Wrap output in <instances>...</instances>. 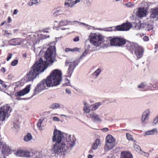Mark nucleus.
Segmentation results:
<instances>
[{
    "label": "nucleus",
    "mask_w": 158,
    "mask_h": 158,
    "mask_svg": "<svg viewBox=\"0 0 158 158\" xmlns=\"http://www.w3.org/2000/svg\"><path fill=\"white\" fill-rule=\"evenodd\" d=\"M83 110L85 113H89L90 111L89 107L88 106H85L83 108Z\"/></svg>",
    "instance_id": "2f4dec72"
},
{
    "label": "nucleus",
    "mask_w": 158,
    "mask_h": 158,
    "mask_svg": "<svg viewBox=\"0 0 158 158\" xmlns=\"http://www.w3.org/2000/svg\"><path fill=\"white\" fill-rule=\"evenodd\" d=\"M74 69L73 66H69L68 70V77H70Z\"/></svg>",
    "instance_id": "bb28decb"
},
{
    "label": "nucleus",
    "mask_w": 158,
    "mask_h": 158,
    "mask_svg": "<svg viewBox=\"0 0 158 158\" xmlns=\"http://www.w3.org/2000/svg\"><path fill=\"white\" fill-rule=\"evenodd\" d=\"M86 102H85L84 103V105L85 106H86Z\"/></svg>",
    "instance_id": "052dcab7"
},
{
    "label": "nucleus",
    "mask_w": 158,
    "mask_h": 158,
    "mask_svg": "<svg viewBox=\"0 0 158 158\" xmlns=\"http://www.w3.org/2000/svg\"><path fill=\"white\" fill-rule=\"evenodd\" d=\"M146 25L148 31L152 30L153 29V22L152 21H148L146 24Z\"/></svg>",
    "instance_id": "6ab92c4d"
},
{
    "label": "nucleus",
    "mask_w": 158,
    "mask_h": 158,
    "mask_svg": "<svg viewBox=\"0 0 158 158\" xmlns=\"http://www.w3.org/2000/svg\"><path fill=\"white\" fill-rule=\"evenodd\" d=\"M66 91L69 94H70L71 93V91L69 89H66Z\"/></svg>",
    "instance_id": "864d4df0"
},
{
    "label": "nucleus",
    "mask_w": 158,
    "mask_h": 158,
    "mask_svg": "<svg viewBox=\"0 0 158 158\" xmlns=\"http://www.w3.org/2000/svg\"><path fill=\"white\" fill-rule=\"evenodd\" d=\"M93 156L91 155H89L88 156V158H92Z\"/></svg>",
    "instance_id": "4d7b16f0"
},
{
    "label": "nucleus",
    "mask_w": 158,
    "mask_h": 158,
    "mask_svg": "<svg viewBox=\"0 0 158 158\" xmlns=\"http://www.w3.org/2000/svg\"><path fill=\"white\" fill-rule=\"evenodd\" d=\"M155 129H154L153 130H150L148 131H147L146 132V135H153L154 134V132Z\"/></svg>",
    "instance_id": "72a5a7b5"
},
{
    "label": "nucleus",
    "mask_w": 158,
    "mask_h": 158,
    "mask_svg": "<svg viewBox=\"0 0 158 158\" xmlns=\"http://www.w3.org/2000/svg\"><path fill=\"white\" fill-rule=\"evenodd\" d=\"M132 25L130 23H124L120 25L116 26L115 28L118 31H127L130 29Z\"/></svg>",
    "instance_id": "1a4fd4ad"
},
{
    "label": "nucleus",
    "mask_w": 158,
    "mask_h": 158,
    "mask_svg": "<svg viewBox=\"0 0 158 158\" xmlns=\"http://www.w3.org/2000/svg\"><path fill=\"white\" fill-rule=\"evenodd\" d=\"M85 51L83 53V55H84L85 53Z\"/></svg>",
    "instance_id": "e2e57ef3"
},
{
    "label": "nucleus",
    "mask_w": 158,
    "mask_h": 158,
    "mask_svg": "<svg viewBox=\"0 0 158 158\" xmlns=\"http://www.w3.org/2000/svg\"><path fill=\"white\" fill-rule=\"evenodd\" d=\"M5 6H7V5H5Z\"/></svg>",
    "instance_id": "69168bd1"
},
{
    "label": "nucleus",
    "mask_w": 158,
    "mask_h": 158,
    "mask_svg": "<svg viewBox=\"0 0 158 158\" xmlns=\"http://www.w3.org/2000/svg\"><path fill=\"white\" fill-rule=\"evenodd\" d=\"M134 148L136 151H138L140 149V147L138 145L136 144L134 145Z\"/></svg>",
    "instance_id": "ea45409f"
},
{
    "label": "nucleus",
    "mask_w": 158,
    "mask_h": 158,
    "mask_svg": "<svg viewBox=\"0 0 158 158\" xmlns=\"http://www.w3.org/2000/svg\"><path fill=\"white\" fill-rule=\"evenodd\" d=\"M27 54L26 53H24L23 54V56L24 58H26L27 57Z\"/></svg>",
    "instance_id": "5fc2aeb1"
},
{
    "label": "nucleus",
    "mask_w": 158,
    "mask_h": 158,
    "mask_svg": "<svg viewBox=\"0 0 158 158\" xmlns=\"http://www.w3.org/2000/svg\"><path fill=\"white\" fill-rule=\"evenodd\" d=\"M101 72V69H97L95 72H94L93 74L94 76H96V77H97L99 75Z\"/></svg>",
    "instance_id": "473e14b6"
},
{
    "label": "nucleus",
    "mask_w": 158,
    "mask_h": 158,
    "mask_svg": "<svg viewBox=\"0 0 158 158\" xmlns=\"http://www.w3.org/2000/svg\"><path fill=\"white\" fill-rule=\"evenodd\" d=\"M64 85L66 86H69V81L68 79H66L65 80V82Z\"/></svg>",
    "instance_id": "79ce46f5"
},
{
    "label": "nucleus",
    "mask_w": 158,
    "mask_h": 158,
    "mask_svg": "<svg viewBox=\"0 0 158 158\" xmlns=\"http://www.w3.org/2000/svg\"><path fill=\"white\" fill-rule=\"evenodd\" d=\"M62 73L60 70H53L46 79H44L35 87L33 95L38 94L41 91L48 89V87L55 86L60 84L62 80Z\"/></svg>",
    "instance_id": "f03ea898"
},
{
    "label": "nucleus",
    "mask_w": 158,
    "mask_h": 158,
    "mask_svg": "<svg viewBox=\"0 0 158 158\" xmlns=\"http://www.w3.org/2000/svg\"><path fill=\"white\" fill-rule=\"evenodd\" d=\"M132 154L130 152L123 151L121 154L120 158H133Z\"/></svg>",
    "instance_id": "ddd939ff"
},
{
    "label": "nucleus",
    "mask_w": 158,
    "mask_h": 158,
    "mask_svg": "<svg viewBox=\"0 0 158 158\" xmlns=\"http://www.w3.org/2000/svg\"><path fill=\"white\" fill-rule=\"evenodd\" d=\"M108 40L111 46H120L124 45L126 43V40L122 37H109Z\"/></svg>",
    "instance_id": "20e7f679"
},
{
    "label": "nucleus",
    "mask_w": 158,
    "mask_h": 158,
    "mask_svg": "<svg viewBox=\"0 0 158 158\" xmlns=\"http://www.w3.org/2000/svg\"><path fill=\"white\" fill-rule=\"evenodd\" d=\"M18 63V60H15L13 61L11 63V65L13 66H15Z\"/></svg>",
    "instance_id": "4c0bfd02"
},
{
    "label": "nucleus",
    "mask_w": 158,
    "mask_h": 158,
    "mask_svg": "<svg viewBox=\"0 0 158 158\" xmlns=\"http://www.w3.org/2000/svg\"><path fill=\"white\" fill-rule=\"evenodd\" d=\"M18 13V10L16 9H15L14 10V12L13 13V15H16Z\"/></svg>",
    "instance_id": "8fccbe9b"
},
{
    "label": "nucleus",
    "mask_w": 158,
    "mask_h": 158,
    "mask_svg": "<svg viewBox=\"0 0 158 158\" xmlns=\"http://www.w3.org/2000/svg\"><path fill=\"white\" fill-rule=\"evenodd\" d=\"M102 39L101 35L95 34L93 35L90 38V42L94 45L98 47L101 45Z\"/></svg>",
    "instance_id": "6e6552de"
},
{
    "label": "nucleus",
    "mask_w": 158,
    "mask_h": 158,
    "mask_svg": "<svg viewBox=\"0 0 158 158\" xmlns=\"http://www.w3.org/2000/svg\"><path fill=\"white\" fill-rule=\"evenodd\" d=\"M126 5L127 6L130 7L132 6H133L134 4H132L131 3V2H129V3H127L126 4Z\"/></svg>",
    "instance_id": "49530a36"
},
{
    "label": "nucleus",
    "mask_w": 158,
    "mask_h": 158,
    "mask_svg": "<svg viewBox=\"0 0 158 158\" xmlns=\"http://www.w3.org/2000/svg\"><path fill=\"white\" fill-rule=\"evenodd\" d=\"M63 135L61 132L59 131L55 130L53 132V136L52 138V141L56 143L54 145L53 150L54 153L58 154L59 153L62 152L65 150V144L64 143H60L62 138Z\"/></svg>",
    "instance_id": "7ed1b4c3"
},
{
    "label": "nucleus",
    "mask_w": 158,
    "mask_h": 158,
    "mask_svg": "<svg viewBox=\"0 0 158 158\" xmlns=\"http://www.w3.org/2000/svg\"><path fill=\"white\" fill-rule=\"evenodd\" d=\"M24 150H17L16 152V155L18 156L24 157Z\"/></svg>",
    "instance_id": "a878e982"
},
{
    "label": "nucleus",
    "mask_w": 158,
    "mask_h": 158,
    "mask_svg": "<svg viewBox=\"0 0 158 158\" xmlns=\"http://www.w3.org/2000/svg\"><path fill=\"white\" fill-rule=\"evenodd\" d=\"M12 56V54L9 53L8 55L7 58H6V60L7 61H9L10 60V59L11 58Z\"/></svg>",
    "instance_id": "a19ab883"
},
{
    "label": "nucleus",
    "mask_w": 158,
    "mask_h": 158,
    "mask_svg": "<svg viewBox=\"0 0 158 158\" xmlns=\"http://www.w3.org/2000/svg\"><path fill=\"white\" fill-rule=\"evenodd\" d=\"M77 65V63L76 61H74L69 66H73L74 69L76 67V66Z\"/></svg>",
    "instance_id": "58836bf2"
},
{
    "label": "nucleus",
    "mask_w": 158,
    "mask_h": 158,
    "mask_svg": "<svg viewBox=\"0 0 158 158\" xmlns=\"http://www.w3.org/2000/svg\"><path fill=\"white\" fill-rule=\"evenodd\" d=\"M145 85L144 83H141L139 85H138V87L139 88L143 89L144 88Z\"/></svg>",
    "instance_id": "c9c22d12"
},
{
    "label": "nucleus",
    "mask_w": 158,
    "mask_h": 158,
    "mask_svg": "<svg viewBox=\"0 0 158 158\" xmlns=\"http://www.w3.org/2000/svg\"><path fill=\"white\" fill-rule=\"evenodd\" d=\"M56 49L54 46H51L47 49L44 54V57L46 60L43 61L42 58H40L31 67L29 72L24 77L27 81H33L40 73L43 72L48 65V61L53 63L56 59Z\"/></svg>",
    "instance_id": "f257e3e1"
},
{
    "label": "nucleus",
    "mask_w": 158,
    "mask_h": 158,
    "mask_svg": "<svg viewBox=\"0 0 158 158\" xmlns=\"http://www.w3.org/2000/svg\"><path fill=\"white\" fill-rule=\"evenodd\" d=\"M149 156V154L148 153L146 154V156Z\"/></svg>",
    "instance_id": "bf43d9fd"
},
{
    "label": "nucleus",
    "mask_w": 158,
    "mask_h": 158,
    "mask_svg": "<svg viewBox=\"0 0 158 158\" xmlns=\"http://www.w3.org/2000/svg\"><path fill=\"white\" fill-rule=\"evenodd\" d=\"M1 71L2 72H3L4 73H5V68L4 67H2L1 68Z\"/></svg>",
    "instance_id": "603ef678"
},
{
    "label": "nucleus",
    "mask_w": 158,
    "mask_h": 158,
    "mask_svg": "<svg viewBox=\"0 0 158 158\" xmlns=\"http://www.w3.org/2000/svg\"><path fill=\"white\" fill-rule=\"evenodd\" d=\"M80 2V0H76L74 2V5L76 4L77 3L79 2Z\"/></svg>",
    "instance_id": "3c124183"
},
{
    "label": "nucleus",
    "mask_w": 158,
    "mask_h": 158,
    "mask_svg": "<svg viewBox=\"0 0 158 158\" xmlns=\"http://www.w3.org/2000/svg\"><path fill=\"white\" fill-rule=\"evenodd\" d=\"M152 86L155 89H158V81H155Z\"/></svg>",
    "instance_id": "7c9ffc66"
},
{
    "label": "nucleus",
    "mask_w": 158,
    "mask_h": 158,
    "mask_svg": "<svg viewBox=\"0 0 158 158\" xmlns=\"http://www.w3.org/2000/svg\"><path fill=\"white\" fill-rule=\"evenodd\" d=\"M109 130V129L107 128H104L102 130V131L104 132H106Z\"/></svg>",
    "instance_id": "09e8293b"
},
{
    "label": "nucleus",
    "mask_w": 158,
    "mask_h": 158,
    "mask_svg": "<svg viewBox=\"0 0 158 158\" xmlns=\"http://www.w3.org/2000/svg\"><path fill=\"white\" fill-rule=\"evenodd\" d=\"M59 106V105L58 104L56 103H54L51 105L50 108L53 109H56L58 108Z\"/></svg>",
    "instance_id": "c85d7f7f"
},
{
    "label": "nucleus",
    "mask_w": 158,
    "mask_h": 158,
    "mask_svg": "<svg viewBox=\"0 0 158 158\" xmlns=\"http://www.w3.org/2000/svg\"><path fill=\"white\" fill-rule=\"evenodd\" d=\"M38 3V1L37 0H32L31 2H29V5L30 6H32L34 4H37Z\"/></svg>",
    "instance_id": "f704fd0d"
},
{
    "label": "nucleus",
    "mask_w": 158,
    "mask_h": 158,
    "mask_svg": "<svg viewBox=\"0 0 158 158\" xmlns=\"http://www.w3.org/2000/svg\"><path fill=\"white\" fill-rule=\"evenodd\" d=\"M120 0H116V1H119Z\"/></svg>",
    "instance_id": "0e129e2a"
},
{
    "label": "nucleus",
    "mask_w": 158,
    "mask_h": 158,
    "mask_svg": "<svg viewBox=\"0 0 158 158\" xmlns=\"http://www.w3.org/2000/svg\"><path fill=\"white\" fill-rule=\"evenodd\" d=\"M147 10L144 8L140 7L137 13V15L139 17H142L146 15Z\"/></svg>",
    "instance_id": "9b49d317"
},
{
    "label": "nucleus",
    "mask_w": 158,
    "mask_h": 158,
    "mask_svg": "<svg viewBox=\"0 0 158 158\" xmlns=\"http://www.w3.org/2000/svg\"><path fill=\"white\" fill-rule=\"evenodd\" d=\"M126 136L127 138L129 140H132V136L129 133H127L126 134Z\"/></svg>",
    "instance_id": "e433bc0d"
},
{
    "label": "nucleus",
    "mask_w": 158,
    "mask_h": 158,
    "mask_svg": "<svg viewBox=\"0 0 158 158\" xmlns=\"http://www.w3.org/2000/svg\"><path fill=\"white\" fill-rule=\"evenodd\" d=\"M139 46L136 43H129L127 47V49L133 52L137 49Z\"/></svg>",
    "instance_id": "f8f14e48"
},
{
    "label": "nucleus",
    "mask_w": 158,
    "mask_h": 158,
    "mask_svg": "<svg viewBox=\"0 0 158 158\" xmlns=\"http://www.w3.org/2000/svg\"><path fill=\"white\" fill-rule=\"evenodd\" d=\"M10 42L11 45H20L21 43L20 39H14L11 40Z\"/></svg>",
    "instance_id": "dca6fc26"
},
{
    "label": "nucleus",
    "mask_w": 158,
    "mask_h": 158,
    "mask_svg": "<svg viewBox=\"0 0 158 158\" xmlns=\"http://www.w3.org/2000/svg\"><path fill=\"white\" fill-rule=\"evenodd\" d=\"M158 122V116L156 118L154 119V120L153 123L155 124L156 123Z\"/></svg>",
    "instance_id": "c03bdc74"
},
{
    "label": "nucleus",
    "mask_w": 158,
    "mask_h": 158,
    "mask_svg": "<svg viewBox=\"0 0 158 158\" xmlns=\"http://www.w3.org/2000/svg\"><path fill=\"white\" fill-rule=\"evenodd\" d=\"M158 16V7L152 10V13L150 16V18L154 19Z\"/></svg>",
    "instance_id": "2eb2a0df"
},
{
    "label": "nucleus",
    "mask_w": 158,
    "mask_h": 158,
    "mask_svg": "<svg viewBox=\"0 0 158 158\" xmlns=\"http://www.w3.org/2000/svg\"><path fill=\"white\" fill-rule=\"evenodd\" d=\"M79 49L77 48H66L65 49V51L66 52H68L69 51L71 52H76V51H79Z\"/></svg>",
    "instance_id": "393cba45"
},
{
    "label": "nucleus",
    "mask_w": 158,
    "mask_h": 158,
    "mask_svg": "<svg viewBox=\"0 0 158 158\" xmlns=\"http://www.w3.org/2000/svg\"><path fill=\"white\" fill-rule=\"evenodd\" d=\"M3 83V81L0 79V84H2Z\"/></svg>",
    "instance_id": "13d9d810"
},
{
    "label": "nucleus",
    "mask_w": 158,
    "mask_h": 158,
    "mask_svg": "<svg viewBox=\"0 0 158 158\" xmlns=\"http://www.w3.org/2000/svg\"><path fill=\"white\" fill-rule=\"evenodd\" d=\"M32 138V137L31 134L29 133H28L26 135L24 136V140L26 142H28L31 140Z\"/></svg>",
    "instance_id": "5701e85b"
},
{
    "label": "nucleus",
    "mask_w": 158,
    "mask_h": 158,
    "mask_svg": "<svg viewBox=\"0 0 158 158\" xmlns=\"http://www.w3.org/2000/svg\"><path fill=\"white\" fill-rule=\"evenodd\" d=\"M31 85H28L22 90L15 92V96L16 97L15 99L17 100L25 99L24 98H20L19 97L28 93L30 90Z\"/></svg>",
    "instance_id": "0eeeda50"
},
{
    "label": "nucleus",
    "mask_w": 158,
    "mask_h": 158,
    "mask_svg": "<svg viewBox=\"0 0 158 158\" xmlns=\"http://www.w3.org/2000/svg\"><path fill=\"white\" fill-rule=\"evenodd\" d=\"M100 139H96L95 142L92 145V149L94 150H95L97 149L98 147L100 144Z\"/></svg>",
    "instance_id": "a211bd4d"
},
{
    "label": "nucleus",
    "mask_w": 158,
    "mask_h": 158,
    "mask_svg": "<svg viewBox=\"0 0 158 158\" xmlns=\"http://www.w3.org/2000/svg\"><path fill=\"white\" fill-rule=\"evenodd\" d=\"M11 109L7 105L0 107V121H4L6 117L9 116V113L10 112Z\"/></svg>",
    "instance_id": "39448f33"
},
{
    "label": "nucleus",
    "mask_w": 158,
    "mask_h": 158,
    "mask_svg": "<svg viewBox=\"0 0 158 158\" xmlns=\"http://www.w3.org/2000/svg\"><path fill=\"white\" fill-rule=\"evenodd\" d=\"M4 24V23H1V25H3Z\"/></svg>",
    "instance_id": "680f3d73"
},
{
    "label": "nucleus",
    "mask_w": 158,
    "mask_h": 158,
    "mask_svg": "<svg viewBox=\"0 0 158 158\" xmlns=\"http://www.w3.org/2000/svg\"><path fill=\"white\" fill-rule=\"evenodd\" d=\"M150 113L149 110H147L144 112L142 117V121L143 122H144L147 118L148 116L150 114Z\"/></svg>",
    "instance_id": "f3484780"
},
{
    "label": "nucleus",
    "mask_w": 158,
    "mask_h": 158,
    "mask_svg": "<svg viewBox=\"0 0 158 158\" xmlns=\"http://www.w3.org/2000/svg\"><path fill=\"white\" fill-rule=\"evenodd\" d=\"M143 52V49L140 46L138 47L134 52L135 54L138 59H140L142 56Z\"/></svg>",
    "instance_id": "9d476101"
},
{
    "label": "nucleus",
    "mask_w": 158,
    "mask_h": 158,
    "mask_svg": "<svg viewBox=\"0 0 158 158\" xmlns=\"http://www.w3.org/2000/svg\"><path fill=\"white\" fill-rule=\"evenodd\" d=\"M30 152L29 151L24 150V157H30Z\"/></svg>",
    "instance_id": "c756f323"
},
{
    "label": "nucleus",
    "mask_w": 158,
    "mask_h": 158,
    "mask_svg": "<svg viewBox=\"0 0 158 158\" xmlns=\"http://www.w3.org/2000/svg\"><path fill=\"white\" fill-rule=\"evenodd\" d=\"M79 37L77 36L75 37L74 39H73V41L75 42L78 41H79Z\"/></svg>",
    "instance_id": "a18cd8bd"
},
{
    "label": "nucleus",
    "mask_w": 158,
    "mask_h": 158,
    "mask_svg": "<svg viewBox=\"0 0 158 158\" xmlns=\"http://www.w3.org/2000/svg\"><path fill=\"white\" fill-rule=\"evenodd\" d=\"M43 121V120L40 119L39 120V122L37 124V127L39 128V130H42L43 129V127L41 126Z\"/></svg>",
    "instance_id": "cd10ccee"
},
{
    "label": "nucleus",
    "mask_w": 158,
    "mask_h": 158,
    "mask_svg": "<svg viewBox=\"0 0 158 158\" xmlns=\"http://www.w3.org/2000/svg\"><path fill=\"white\" fill-rule=\"evenodd\" d=\"M64 5L68 6L73 7L74 6V2L71 0H66Z\"/></svg>",
    "instance_id": "412c9836"
},
{
    "label": "nucleus",
    "mask_w": 158,
    "mask_h": 158,
    "mask_svg": "<svg viewBox=\"0 0 158 158\" xmlns=\"http://www.w3.org/2000/svg\"><path fill=\"white\" fill-rule=\"evenodd\" d=\"M53 120L54 121H59V118L56 117H53Z\"/></svg>",
    "instance_id": "de8ad7c7"
},
{
    "label": "nucleus",
    "mask_w": 158,
    "mask_h": 158,
    "mask_svg": "<svg viewBox=\"0 0 158 158\" xmlns=\"http://www.w3.org/2000/svg\"><path fill=\"white\" fill-rule=\"evenodd\" d=\"M115 139L111 135H108L106 137V143L104 148L107 150H110L113 148L115 145Z\"/></svg>",
    "instance_id": "423d86ee"
},
{
    "label": "nucleus",
    "mask_w": 158,
    "mask_h": 158,
    "mask_svg": "<svg viewBox=\"0 0 158 158\" xmlns=\"http://www.w3.org/2000/svg\"><path fill=\"white\" fill-rule=\"evenodd\" d=\"M71 136H69L67 139V142L70 146H72L73 145L75 141V140L74 139H71Z\"/></svg>",
    "instance_id": "aec40b11"
},
{
    "label": "nucleus",
    "mask_w": 158,
    "mask_h": 158,
    "mask_svg": "<svg viewBox=\"0 0 158 158\" xmlns=\"http://www.w3.org/2000/svg\"><path fill=\"white\" fill-rule=\"evenodd\" d=\"M89 115L90 118L95 121L100 122L101 121V120L99 118V116L94 113H90L89 114Z\"/></svg>",
    "instance_id": "4468645a"
},
{
    "label": "nucleus",
    "mask_w": 158,
    "mask_h": 158,
    "mask_svg": "<svg viewBox=\"0 0 158 158\" xmlns=\"http://www.w3.org/2000/svg\"><path fill=\"white\" fill-rule=\"evenodd\" d=\"M70 23V22L68 20H62L61 21L59 24L60 26H64L68 25Z\"/></svg>",
    "instance_id": "b1692460"
},
{
    "label": "nucleus",
    "mask_w": 158,
    "mask_h": 158,
    "mask_svg": "<svg viewBox=\"0 0 158 158\" xmlns=\"http://www.w3.org/2000/svg\"><path fill=\"white\" fill-rule=\"evenodd\" d=\"M11 22V19L10 18V17H9L8 18V23H10Z\"/></svg>",
    "instance_id": "6e6d98bb"
},
{
    "label": "nucleus",
    "mask_w": 158,
    "mask_h": 158,
    "mask_svg": "<svg viewBox=\"0 0 158 158\" xmlns=\"http://www.w3.org/2000/svg\"><path fill=\"white\" fill-rule=\"evenodd\" d=\"M143 40L145 41H147L149 40V38L148 36H144L143 37Z\"/></svg>",
    "instance_id": "37998d69"
},
{
    "label": "nucleus",
    "mask_w": 158,
    "mask_h": 158,
    "mask_svg": "<svg viewBox=\"0 0 158 158\" xmlns=\"http://www.w3.org/2000/svg\"><path fill=\"white\" fill-rule=\"evenodd\" d=\"M101 102H98L91 105V106L92 107L91 110H96L101 105Z\"/></svg>",
    "instance_id": "4be33fe9"
}]
</instances>
